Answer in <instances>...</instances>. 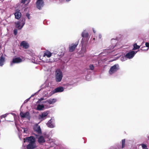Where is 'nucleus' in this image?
Returning <instances> with one entry per match:
<instances>
[{"mask_svg":"<svg viewBox=\"0 0 149 149\" xmlns=\"http://www.w3.org/2000/svg\"><path fill=\"white\" fill-rule=\"evenodd\" d=\"M143 149H147L146 145L144 144H142L141 145Z\"/></svg>","mask_w":149,"mask_h":149,"instance_id":"obj_29","label":"nucleus"},{"mask_svg":"<svg viewBox=\"0 0 149 149\" xmlns=\"http://www.w3.org/2000/svg\"><path fill=\"white\" fill-rule=\"evenodd\" d=\"M137 52H135L133 51H130L126 54V57H127L128 59H131L134 57Z\"/></svg>","mask_w":149,"mask_h":149,"instance_id":"obj_9","label":"nucleus"},{"mask_svg":"<svg viewBox=\"0 0 149 149\" xmlns=\"http://www.w3.org/2000/svg\"><path fill=\"white\" fill-rule=\"evenodd\" d=\"M59 56H60L61 57H62L64 55V53L61 52V54H60L59 53L58 54Z\"/></svg>","mask_w":149,"mask_h":149,"instance_id":"obj_31","label":"nucleus"},{"mask_svg":"<svg viewBox=\"0 0 149 149\" xmlns=\"http://www.w3.org/2000/svg\"><path fill=\"white\" fill-rule=\"evenodd\" d=\"M90 69L91 70H93L94 68V67L93 65L90 64L89 65Z\"/></svg>","mask_w":149,"mask_h":149,"instance_id":"obj_27","label":"nucleus"},{"mask_svg":"<svg viewBox=\"0 0 149 149\" xmlns=\"http://www.w3.org/2000/svg\"><path fill=\"white\" fill-rule=\"evenodd\" d=\"M33 129L38 134H41V131L40 126L38 124H36L33 127Z\"/></svg>","mask_w":149,"mask_h":149,"instance_id":"obj_13","label":"nucleus"},{"mask_svg":"<svg viewBox=\"0 0 149 149\" xmlns=\"http://www.w3.org/2000/svg\"><path fill=\"white\" fill-rule=\"evenodd\" d=\"M7 121H10V120H9V121H8V120H7Z\"/></svg>","mask_w":149,"mask_h":149,"instance_id":"obj_43","label":"nucleus"},{"mask_svg":"<svg viewBox=\"0 0 149 149\" xmlns=\"http://www.w3.org/2000/svg\"><path fill=\"white\" fill-rule=\"evenodd\" d=\"M99 37L100 38H102V36L101 35H99Z\"/></svg>","mask_w":149,"mask_h":149,"instance_id":"obj_37","label":"nucleus"},{"mask_svg":"<svg viewBox=\"0 0 149 149\" xmlns=\"http://www.w3.org/2000/svg\"><path fill=\"white\" fill-rule=\"evenodd\" d=\"M140 48V46L137 45L136 44H134V45L133 50H135Z\"/></svg>","mask_w":149,"mask_h":149,"instance_id":"obj_26","label":"nucleus"},{"mask_svg":"<svg viewBox=\"0 0 149 149\" xmlns=\"http://www.w3.org/2000/svg\"><path fill=\"white\" fill-rule=\"evenodd\" d=\"M37 8L39 10H40L41 7L44 5V2L43 0H37L36 2Z\"/></svg>","mask_w":149,"mask_h":149,"instance_id":"obj_10","label":"nucleus"},{"mask_svg":"<svg viewBox=\"0 0 149 149\" xmlns=\"http://www.w3.org/2000/svg\"><path fill=\"white\" fill-rule=\"evenodd\" d=\"M120 59L122 61H123L126 60L127 58L125 55H122L120 57Z\"/></svg>","mask_w":149,"mask_h":149,"instance_id":"obj_23","label":"nucleus"},{"mask_svg":"<svg viewBox=\"0 0 149 149\" xmlns=\"http://www.w3.org/2000/svg\"><path fill=\"white\" fill-rule=\"evenodd\" d=\"M71 0H66V1H70Z\"/></svg>","mask_w":149,"mask_h":149,"instance_id":"obj_39","label":"nucleus"},{"mask_svg":"<svg viewBox=\"0 0 149 149\" xmlns=\"http://www.w3.org/2000/svg\"><path fill=\"white\" fill-rule=\"evenodd\" d=\"M25 19H22V21L23 22L22 23V25L21 26H20V24L21 22L19 21L15 22V27L18 29L19 30H20L22 28L25 24Z\"/></svg>","mask_w":149,"mask_h":149,"instance_id":"obj_12","label":"nucleus"},{"mask_svg":"<svg viewBox=\"0 0 149 149\" xmlns=\"http://www.w3.org/2000/svg\"><path fill=\"white\" fill-rule=\"evenodd\" d=\"M48 113L47 112H43L40 115V117L42 118H43L47 115Z\"/></svg>","mask_w":149,"mask_h":149,"instance_id":"obj_22","label":"nucleus"},{"mask_svg":"<svg viewBox=\"0 0 149 149\" xmlns=\"http://www.w3.org/2000/svg\"><path fill=\"white\" fill-rule=\"evenodd\" d=\"M52 53L48 51H46L44 52L43 57L42 58V61L44 62L49 63L52 62L50 59H45L46 57L47 56L48 58H50L52 56Z\"/></svg>","mask_w":149,"mask_h":149,"instance_id":"obj_4","label":"nucleus"},{"mask_svg":"<svg viewBox=\"0 0 149 149\" xmlns=\"http://www.w3.org/2000/svg\"><path fill=\"white\" fill-rule=\"evenodd\" d=\"M44 108V106L43 105L38 104L37 107V110H41Z\"/></svg>","mask_w":149,"mask_h":149,"instance_id":"obj_21","label":"nucleus"},{"mask_svg":"<svg viewBox=\"0 0 149 149\" xmlns=\"http://www.w3.org/2000/svg\"><path fill=\"white\" fill-rule=\"evenodd\" d=\"M142 50H145V49H142Z\"/></svg>","mask_w":149,"mask_h":149,"instance_id":"obj_42","label":"nucleus"},{"mask_svg":"<svg viewBox=\"0 0 149 149\" xmlns=\"http://www.w3.org/2000/svg\"><path fill=\"white\" fill-rule=\"evenodd\" d=\"M5 58L3 56V54L0 57V66H2L4 65V62H5Z\"/></svg>","mask_w":149,"mask_h":149,"instance_id":"obj_17","label":"nucleus"},{"mask_svg":"<svg viewBox=\"0 0 149 149\" xmlns=\"http://www.w3.org/2000/svg\"><path fill=\"white\" fill-rule=\"evenodd\" d=\"M44 100V98H41L40 99V101H41L42 100Z\"/></svg>","mask_w":149,"mask_h":149,"instance_id":"obj_36","label":"nucleus"},{"mask_svg":"<svg viewBox=\"0 0 149 149\" xmlns=\"http://www.w3.org/2000/svg\"><path fill=\"white\" fill-rule=\"evenodd\" d=\"M17 29H14L13 30V33L16 36L17 35Z\"/></svg>","mask_w":149,"mask_h":149,"instance_id":"obj_28","label":"nucleus"},{"mask_svg":"<svg viewBox=\"0 0 149 149\" xmlns=\"http://www.w3.org/2000/svg\"><path fill=\"white\" fill-rule=\"evenodd\" d=\"M8 115V114H5L2 115L1 116V119H2L3 118H5Z\"/></svg>","mask_w":149,"mask_h":149,"instance_id":"obj_30","label":"nucleus"},{"mask_svg":"<svg viewBox=\"0 0 149 149\" xmlns=\"http://www.w3.org/2000/svg\"><path fill=\"white\" fill-rule=\"evenodd\" d=\"M56 101V99H50L48 100L47 102L50 104H53Z\"/></svg>","mask_w":149,"mask_h":149,"instance_id":"obj_19","label":"nucleus"},{"mask_svg":"<svg viewBox=\"0 0 149 149\" xmlns=\"http://www.w3.org/2000/svg\"><path fill=\"white\" fill-rule=\"evenodd\" d=\"M46 125L49 127L53 128L55 127V125L54 122H48L46 123Z\"/></svg>","mask_w":149,"mask_h":149,"instance_id":"obj_16","label":"nucleus"},{"mask_svg":"<svg viewBox=\"0 0 149 149\" xmlns=\"http://www.w3.org/2000/svg\"><path fill=\"white\" fill-rule=\"evenodd\" d=\"M26 1L27 0H21V3L24 4Z\"/></svg>","mask_w":149,"mask_h":149,"instance_id":"obj_34","label":"nucleus"},{"mask_svg":"<svg viewBox=\"0 0 149 149\" xmlns=\"http://www.w3.org/2000/svg\"><path fill=\"white\" fill-rule=\"evenodd\" d=\"M23 130V132L24 133H26V131H27V129L26 128H22V129Z\"/></svg>","mask_w":149,"mask_h":149,"instance_id":"obj_32","label":"nucleus"},{"mask_svg":"<svg viewBox=\"0 0 149 149\" xmlns=\"http://www.w3.org/2000/svg\"><path fill=\"white\" fill-rule=\"evenodd\" d=\"M19 123L21 124V123L20 122H15V124L17 129L19 131L20 130V128L19 127V125H20L19 124Z\"/></svg>","mask_w":149,"mask_h":149,"instance_id":"obj_24","label":"nucleus"},{"mask_svg":"<svg viewBox=\"0 0 149 149\" xmlns=\"http://www.w3.org/2000/svg\"><path fill=\"white\" fill-rule=\"evenodd\" d=\"M45 142V140L44 138L42 136H40L38 138V142L40 143H42Z\"/></svg>","mask_w":149,"mask_h":149,"instance_id":"obj_18","label":"nucleus"},{"mask_svg":"<svg viewBox=\"0 0 149 149\" xmlns=\"http://www.w3.org/2000/svg\"><path fill=\"white\" fill-rule=\"evenodd\" d=\"M26 17H27L29 19H30V14L29 13H27L26 14Z\"/></svg>","mask_w":149,"mask_h":149,"instance_id":"obj_33","label":"nucleus"},{"mask_svg":"<svg viewBox=\"0 0 149 149\" xmlns=\"http://www.w3.org/2000/svg\"><path fill=\"white\" fill-rule=\"evenodd\" d=\"M20 116L22 118H26L29 120H30L31 118L30 113L28 111L25 113L21 112L20 113Z\"/></svg>","mask_w":149,"mask_h":149,"instance_id":"obj_7","label":"nucleus"},{"mask_svg":"<svg viewBox=\"0 0 149 149\" xmlns=\"http://www.w3.org/2000/svg\"><path fill=\"white\" fill-rule=\"evenodd\" d=\"M93 32L94 33H95V31L93 29Z\"/></svg>","mask_w":149,"mask_h":149,"instance_id":"obj_38","label":"nucleus"},{"mask_svg":"<svg viewBox=\"0 0 149 149\" xmlns=\"http://www.w3.org/2000/svg\"><path fill=\"white\" fill-rule=\"evenodd\" d=\"M63 74L61 71L59 69H57L55 72V80L57 82L61 81L62 77Z\"/></svg>","mask_w":149,"mask_h":149,"instance_id":"obj_3","label":"nucleus"},{"mask_svg":"<svg viewBox=\"0 0 149 149\" xmlns=\"http://www.w3.org/2000/svg\"><path fill=\"white\" fill-rule=\"evenodd\" d=\"M51 120H52V119H51L50 120H49V121H51Z\"/></svg>","mask_w":149,"mask_h":149,"instance_id":"obj_40","label":"nucleus"},{"mask_svg":"<svg viewBox=\"0 0 149 149\" xmlns=\"http://www.w3.org/2000/svg\"><path fill=\"white\" fill-rule=\"evenodd\" d=\"M64 91V88L62 86L58 87L52 91L50 93L51 95L57 93L61 92Z\"/></svg>","mask_w":149,"mask_h":149,"instance_id":"obj_6","label":"nucleus"},{"mask_svg":"<svg viewBox=\"0 0 149 149\" xmlns=\"http://www.w3.org/2000/svg\"><path fill=\"white\" fill-rule=\"evenodd\" d=\"M22 59L20 57H17L13 58L12 61L10 63L11 65H12L13 64L18 63L22 62Z\"/></svg>","mask_w":149,"mask_h":149,"instance_id":"obj_11","label":"nucleus"},{"mask_svg":"<svg viewBox=\"0 0 149 149\" xmlns=\"http://www.w3.org/2000/svg\"><path fill=\"white\" fill-rule=\"evenodd\" d=\"M118 41L114 39H112L111 40V45H110L107 49L104 50L103 51V54L104 53L107 52V53H110L112 51L109 50V49H111L113 48H115V49H117L120 48L121 47V46H120L117 43Z\"/></svg>","mask_w":149,"mask_h":149,"instance_id":"obj_1","label":"nucleus"},{"mask_svg":"<svg viewBox=\"0 0 149 149\" xmlns=\"http://www.w3.org/2000/svg\"><path fill=\"white\" fill-rule=\"evenodd\" d=\"M125 139H123L122 140V148H123L125 147Z\"/></svg>","mask_w":149,"mask_h":149,"instance_id":"obj_25","label":"nucleus"},{"mask_svg":"<svg viewBox=\"0 0 149 149\" xmlns=\"http://www.w3.org/2000/svg\"><path fill=\"white\" fill-rule=\"evenodd\" d=\"M21 47H22L24 49H27L29 47L28 44L25 41H22L20 44Z\"/></svg>","mask_w":149,"mask_h":149,"instance_id":"obj_15","label":"nucleus"},{"mask_svg":"<svg viewBox=\"0 0 149 149\" xmlns=\"http://www.w3.org/2000/svg\"><path fill=\"white\" fill-rule=\"evenodd\" d=\"M148 48L146 49V50H148Z\"/></svg>","mask_w":149,"mask_h":149,"instance_id":"obj_41","label":"nucleus"},{"mask_svg":"<svg viewBox=\"0 0 149 149\" xmlns=\"http://www.w3.org/2000/svg\"><path fill=\"white\" fill-rule=\"evenodd\" d=\"M15 18L19 19L22 16L21 13L20 12L19 10H17L14 13Z\"/></svg>","mask_w":149,"mask_h":149,"instance_id":"obj_14","label":"nucleus"},{"mask_svg":"<svg viewBox=\"0 0 149 149\" xmlns=\"http://www.w3.org/2000/svg\"><path fill=\"white\" fill-rule=\"evenodd\" d=\"M119 68V66L118 64H116L112 66L110 68L109 71V74H112L116 72Z\"/></svg>","mask_w":149,"mask_h":149,"instance_id":"obj_5","label":"nucleus"},{"mask_svg":"<svg viewBox=\"0 0 149 149\" xmlns=\"http://www.w3.org/2000/svg\"><path fill=\"white\" fill-rule=\"evenodd\" d=\"M79 42H76L74 44L72 43L69 46V51L70 52H72L75 49L78 45Z\"/></svg>","mask_w":149,"mask_h":149,"instance_id":"obj_8","label":"nucleus"},{"mask_svg":"<svg viewBox=\"0 0 149 149\" xmlns=\"http://www.w3.org/2000/svg\"><path fill=\"white\" fill-rule=\"evenodd\" d=\"M81 36L82 37L81 42L82 43H86L88 41L90 36L88 33L85 31H83L81 33Z\"/></svg>","mask_w":149,"mask_h":149,"instance_id":"obj_2","label":"nucleus"},{"mask_svg":"<svg viewBox=\"0 0 149 149\" xmlns=\"http://www.w3.org/2000/svg\"><path fill=\"white\" fill-rule=\"evenodd\" d=\"M86 48L84 47H82L81 49L80 52V54L83 55L86 53Z\"/></svg>","mask_w":149,"mask_h":149,"instance_id":"obj_20","label":"nucleus"},{"mask_svg":"<svg viewBox=\"0 0 149 149\" xmlns=\"http://www.w3.org/2000/svg\"><path fill=\"white\" fill-rule=\"evenodd\" d=\"M145 45L146 46V47H149V43L148 42H146L145 43Z\"/></svg>","mask_w":149,"mask_h":149,"instance_id":"obj_35","label":"nucleus"}]
</instances>
